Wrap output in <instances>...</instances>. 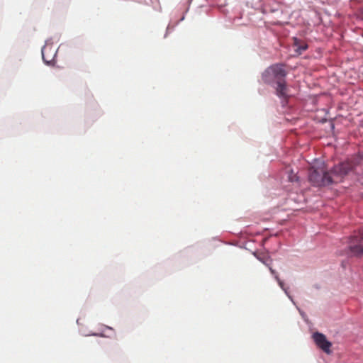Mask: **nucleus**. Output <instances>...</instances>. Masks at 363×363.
Segmentation results:
<instances>
[{"label": "nucleus", "instance_id": "obj_1", "mask_svg": "<svg viewBox=\"0 0 363 363\" xmlns=\"http://www.w3.org/2000/svg\"><path fill=\"white\" fill-rule=\"evenodd\" d=\"M357 163L354 160H347L335 165L330 172L325 171L323 167H312L309 170V181L315 186H322L337 183L353 170Z\"/></svg>", "mask_w": 363, "mask_h": 363}, {"label": "nucleus", "instance_id": "obj_2", "mask_svg": "<svg viewBox=\"0 0 363 363\" xmlns=\"http://www.w3.org/2000/svg\"><path fill=\"white\" fill-rule=\"evenodd\" d=\"M287 72L282 64H274L269 67L262 74V79L265 84L278 83L285 79Z\"/></svg>", "mask_w": 363, "mask_h": 363}, {"label": "nucleus", "instance_id": "obj_3", "mask_svg": "<svg viewBox=\"0 0 363 363\" xmlns=\"http://www.w3.org/2000/svg\"><path fill=\"white\" fill-rule=\"evenodd\" d=\"M348 249L351 255L354 256H363V230L350 238L348 242Z\"/></svg>", "mask_w": 363, "mask_h": 363}, {"label": "nucleus", "instance_id": "obj_4", "mask_svg": "<svg viewBox=\"0 0 363 363\" xmlns=\"http://www.w3.org/2000/svg\"><path fill=\"white\" fill-rule=\"evenodd\" d=\"M313 339L316 345L327 354H330L332 344L329 342L325 335L315 332L313 334Z\"/></svg>", "mask_w": 363, "mask_h": 363}, {"label": "nucleus", "instance_id": "obj_5", "mask_svg": "<svg viewBox=\"0 0 363 363\" xmlns=\"http://www.w3.org/2000/svg\"><path fill=\"white\" fill-rule=\"evenodd\" d=\"M257 258L262 262L264 264L269 267V269L272 275L274 276L275 279L277 281L279 285L284 289V282L279 279V275L274 269L272 267V259L269 256L266 254H259Z\"/></svg>", "mask_w": 363, "mask_h": 363}, {"label": "nucleus", "instance_id": "obj_6", "mask_svg": "<svg viewBox=\"0 0 363 363\" xmlns=\"http://www.w3.org/2000/svg\"><path fill=\"white\" fill-rule=\"evenodd\" d=\"M55 55L56 51L52 50L51 45H47L42 48V57L46 64H50L54 60Z\"/></svg>", "mask_w": 363, "mask_h": 363}, {"label": "nucleus", "instance_id": "obj_7", "mask_svg": "<svg viewBox=\"0 0 363 363\" xmlns=\"http://www.w3.org/2000/svg\"><path fill=\"white\" fill-rule=\"evenodd\" d=\"M277 87L276 88V93L279 97L286 99L288 95V89L286 84L285 79L282 81H279L277 83Z\"/></svg>", "mask_w": 363, "mask_h": 363}, {"label": "nucleus", "instance_id": "obj_8", "mask_svg": "<svg viewBox=\"0 0 363 363\" xmlns=\"http://www.w3.org/2000/svg\"><path fill=\"white\" fill-rule=\"evenodd\" d=\"M294 46L296 47V51L301 54L303 51L307 50L308 45L305 43H300L297 38H294Z\"/></svg>", "mask_w": 363, "mask_h": 363}]
</instances>
